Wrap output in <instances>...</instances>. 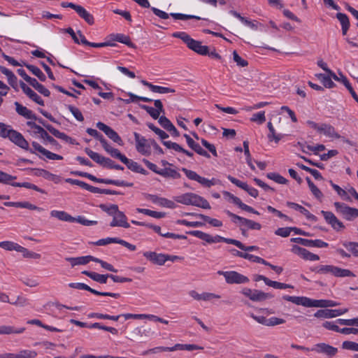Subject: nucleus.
Returning <instances> with one entry per match:
<instances>
[{"instance_id":"obj_1","label":"nucleus","mask_w":358,"mask_h":358,"mask_svg":"<svg viewBox=\"0 0 358 358\" xmlns=\"http://www.w3.org/2000/svg\"><path fill=\"white\" fill-rule=\"evenodd\" d=\"M175 201L184 205H191L204 209H210L208 201L203 197L192 192L185 193L175 197Z\"/></svg>"},{"instance_id":"obj_2","label":"nucleus","mask_w":358,"mask_h":358,"mask_svg":"<svg viewBox=\"0 0 358 358\" xmlns=\"http://www.w3.org/2000/svg\"><path fill=\"white\" fill-rule=\"evenodd\" d=\"M173 36L180 38L189 49L199 55H207L208 53V46L202 45L200 41L194 40L185 32H176L173 34Z\"/></svg>"},{"instance_id":"obj_3","label":"nucleus","mask_w":358,"mask_h":358,"mask_svg":"<svg viewBox=\"0 0 358 358\" xmlns=\"http://www.w3.org/2000/svg\"><path fill=\"white\" fill-rule=\"evenodd\" d=\"M313 271L319 274L330 273L336 277H355V274L351 271L333 265H321L317 266Z\"/></svg>"},{"instance_id":"obj_4","label":"nucleus","mask_w":358,"mask_h":358,"mask_svg":"<svg viewBox=\"0 0 358 358\" xmlns=\"http://www.w3.org/2000/svg\"><path fill=\"white\" fill-rule=\"evenodd\" d=\"M217 274L224 276L227 283L228 284H244L248 283L250 281L247 276H245L234 271H218Z\"/></svg>"},{"instance_id":"obj_5","label":"nucleus","mask_w":358,"mask_h":358,"mask_svg":"<svg viewBox=\"0 0 358 358\" xmlns=\"http://www.w3.org/2000/svg\"><path fill=\"white\" fill-rule=\"evenodd\" d=\"M66 181L67 182H70L73 185H77L80 186V187H82L85 189H87L92 193L106 194H120L115 190H111V189H100L99 187L92 186L83 181H80L78 180H73V179L69 178V179H66Z\"/></svg>"},{"instance_id":"obj_6","label":"nucleus","mask_w":358,"mask_h":358,"mask_svg":"<svg viewBox=\"0 0 358 358\" xmlns=\"http://www.w3.org/2000/svg\"><path fill=\"white\" fill-rule=\"evenodd\" d=\"M61 6L63 8H71L76 10L79 16L83 18L87 23L92 25L94 23V19L92 15H91L85 8L80 5H76L73 3L62 2Z\"/></svg>"},{"instance_id":"obj_7","label":"nucleus","mask_w":358,"mask_h":358,"mask_svg":"<svg viewBox=\"0 0 358 358\" xmlns=\"http://www.w3.org/2000/svg\"><path fill=\"white\" fill-rule=\"evenodd\" d=\"M334 206L338 213H341L346 220H351L358 217V209L348 206L340 202H335Z\"/></svg>"},{"instance_id":"obj_8","label":"nucleus","mask_w":358,"mask_h":358,"mask_svg":"<svg viewBox=\"0 0 358 358\" xmlns=\"http://www.w3.org/2000/svg\"><path fill=\"white\" fill-rule=\"evenodd\" d=\"M8 138L22 149L28 150L32 154H35V151L29 148L27 141L20 132L13 129Z\"/></svg>"},{"instance_id":"obj_9","label":"nucleus","mask_w":358,"mask_h":358,"mask_svg":"<svg viewBox=\"0 0 358 358\" xmlns=\"http://www.w3.org/2000/svg\"><path fill=\"white\" fill-rule=\"evenodd\" d=\"M136 149V150L143 155L148 156L150 155V145L148 143V140L141 136L138 133H134Z\"/></svg>"},{"instance_id":"obj_10","label":"nucleus","mask_w":358,"mask_h":358,"mask_svg":"<svg viewBox=\"0 0 358 358\" xmlns=\"http://www.w3.org/2000/svg\"><path fill=\"white\" fill-rule=\"evenodd\" d=\"M187 234L192 235L195 237H197L203 241H205L208 243H219V242H224L226 243L227 238L220 236L219 235H217L215 236H212L211 235L206 234L205 232H203L201 231H189L187 232Z\"/></svg>"},{"instance_id":"obj_11","label":"nucleus","mask_w":358,"mask_h":358,"mask_svg":"<svg viewBox=\"0 0 358 358\" xmlns=\"http://www.w3.org/2000/svg\"><path fill=\"white\" fill-rule=\"evenodd\" d=\"M69 286L71 288L78 289H84L87 290L94 294L99 295V296H112L115 299H117L120 296V294L119 293H112V292H99L96 289H94L89 287L87 285H85L84 283L80 282H71L69 284Z\"/></svg>"},{"instance_id":"obj_12","label":"nucleus","mask_w":358,"mask_h":358,"mask_svg":"<svg viewBox=\"0 0 358 358\" xmlns=\"http://www.w3.org/2000/svg\"><path fill=\"white\" fill-rule=\"evenodd\" d=\"M321 213L323 215L327 223L330 224L334 230L339 231L345 228L343 223L332 212L322 210Z\"/></svg>"},{"instance_id":"obj_13","label":"nucleus","mask_w":358,"mask_h":358,"mask_svg":"<svg viewBox=\"0 0 358 358\" xmlns=\"http://www.w3.org/2000/svg\"><path fill=\"white\" fill-rule=\"evenodd\" d=\"M96 127L103 131L105 134L115 143H117L120 145H123L122 140L118 134L108 125L99 122L96 123Z\"/></svg>"},{"instance_id":"obj_14","label":"nucleus","mask_w":358,"mask_h":358,"mask_svg":"<svg viewBox=\"0 0 358 358\" xmlns=\"http://www.w3.org/2000/svg\"><path fill=\"white\" fill-rule=\"evenodd\" d=\"M311 350L319 354H324L330 358L334 357L338 352V349L336 348L324 343H320L315 345Z\"/></svg>"},{"instance_id":"obj_15","label":"nucleus","mask_w":358,"mask_h":358,"mask_svg":"<svg viewBox=\"0 0 358 358\" xmlns=\"http://www.w3.org/2000/svg\"><path fill=\"white\" fill-rule=\"evenodd\" d=\"M348 309H320L318 310L314 316L317 318H333L341 315L348 312Z\"/></svg>"},{"instance_id":"obj_16","label":"nucleus","mask_w":358,"mask_h":358,"mask_svg":"<svg viewBox=\"0 0 358 358\" xmlns=\"http://www.w3.org/2000/svg\"><path fill=\"white\" fill-rule=\"evenodd\" d=\"M154 105L156 108L146 105H141V108L144 109L153 119H159L161 113H164L163 105L159 99L155 100Z\"/></svg>"},{"instance_id":"obj_17","label":"nucleus","mask_w":358,"mask_h":358,"mask_svg":"<svg viewBox=\"0 0 358 358\" xmlns=\"http://www.w3.org/2000/svg\"><path fill=\"white\" fill-rule=\"evenodd\" d=\"M292 242L297 243L307 247L326 248L328 243L320 239L309 240L302 238H292L290 239Z\"/></svg>"},{"instance_id":"obj_18","label":"nucleus","mask_w":358,"mask_h":358,"mask_svg":"<svg viewBox=\"0 0 358 358\" xmlns=\"http://www.w3.org/2000/svg\"><path fill=\"white\" fill-rule=\"evenodd\" d=\"M292 252L306 260L317 261L320 259V257L317 255H315L306 249L299 247L296 245H293Z\"/></svg>"},{"instance_id":"obj_19","label":"nucleus","mask_w":358,"mask_h":358,"mask_svg":"<svg viewBox=\"0 0 358 358\" xmlns=\"http://www.w3.org/2000/svg\"><path fill=\"white\" fill-rule=\"evenodd\" d=\"M145 198L147 200L150 201L153 203L157 204L162 207H166L169 208H174L176 207V204L173 201L166 198L159 197L157 195L146 194Z\"/></svg>"},{"instance_id":"obj_20","label":"nucleus","mask_w":358,"mask_h":358,"mask_svg":"<svg viewBox=\"0 0 358 358\" xmlns=\"http://www.w3.org/2000/svg\"><path fill=\"white\" fill-rule=\"evenodd\" d=\"M227 178L231 182L246 191L251 196L254 198L258 196V191L255 188L250 187L247 183L241 182L230 175L227 176Z\"/></svg>"},{"instance_id":"obj_21","label":"nucleus","mask_w":358,"mask_h":358,"mask_svg":"<svg viewBox=\"0 0 358 358\" xmlns=\"http://www.w3.org/2000/svg\"><path fill=\"white\" fill-rule=\"evenodd\" d=\"M189 295L196 301H210L213 299H219L220 295L211 292H203L198 293L195 290H191L189 292Z\"/></svg>"},{"instance_id":"obj_22","label":"nucleus","mask_w":358,"mask_h":358,"mask_svg":"<svg viewBox=\"0 0 358 358\" xmlns=\"http://www.w3.org/2000/svg\"><path fill=\"white\" fill-rule=\"evenodd\" d=\"M143 256L156 265L162 266L166 263V254L145 252Z\"/></svg>"},{"instance_id":"obj_23","label":"nucleus","mask_w":358,"mask_h":358,"mask_svg":"<svg viewBox=\"0 0 358 358\" xmlns=\"http://www.w3.org/2000/svg\"><path fill=\"white\" fill-rule=\"evenodd\" d=\"M110 227H121L124 228H129L130 227L127 222V218L124 213L118 210L114 215L112 222L110 224Z\"/></svg>"},{"instance_id":"obj_24","label":"nucleus","mask_w":358,"mask_h":358,"mask_svg":"<svg viewBox=\"0 0 358 358\" xmlns=\"http://www.w3.org/2000/svg\"><path fill=\"white\" fill-rule=\"evenodd\" d=\"M318 132L320 134H323L324 136L329 138H343V137H342L336 131V129L333 126L328 124H321L320 125Z\"/></svg>"},{"instance_id":"obj_25","label":"nucleus","mask_w":358,"mask_h":358,"mask_svg":"<svg viewBox=\"0 0 358 358\" xmlns=\"http://www.w3.org/2000/svg\"><path fill=\"white\" fill-rule=\"evenodd\" d=\"M184 137L186 139L187 143L188 146L192 148L194 152H196L199 155H201L203 157L209 158L210 155L208 153L207 151L203 150L199 144L196 143L188 134H185Z\"/></svg>"},{"instance_id":"obj_26","label":"nucleus","mask_w":358,"mask_h":358,"mask_svg":"<svg viewBox=\"0 0 358 358\" xmlns=\"http://www.w3.org/2000/svg\"><path fill=\"white\" fill-rule=\"evenodd\" d=\"M20 87L23 92L27 95L31 100L39 104L40 106H44L43 100L29 87H28L24 83L20 82Z\"/></svg>"},{"instance_id":"obj_27","label":"nucleus","mask_w":358,"mask_h":358,"mask_svg":"<svg viewBox=\"0 0 358 358\" xmlns=\"http://www.w3.org/2000/svg\"><path fill=\"white\" fill-rule=\"evenodd\" d=\"M31 144L35 150L38 151L39 152H41V154L45 155L49 159L62 160L63 159L62 156L48 151V150L45 149L43 147H42L39 143H38L36 141H33Z\"/></svg>"},{"instance_id":"obj_28","label":"nucleus","mask_w":358,"mask_h":358,"mask_svg":"<svg viewBox=\"0 0 358 358\" xmlns=\"http://www.w3.org/2000/svg\"><path fill=\"white\" fill-rule=\"evenodd\" d=\"M110 41H117L123 44L127 45L129 48H136V45L131 42V38L129 36L123 34H113L108 36Z\"/></svg>"},{"instance_id":"obj_29","label":"nucleus","mask_w":358,"mask_h":358,"mask_svg":"<svg viewBox=\"0 0 358 358\" xmlns=\"http://www.w3.org/2000/svg\"><path fill=\"white\" fill-rule=\"evenodd\" d=\"M141 83L148 87L152 92L159 93V94H167V93H174L176 90L174 89L162 87L159 85H155L150 83H148L146 80H141Z\"/></svg>"},{"instance_id":"obj_30","label":"nucleus","mask_w":358,"mask_h":358,"mask_svg":"<svg viewBox=\"0 0 358 358\" xmlns=\"http://www.w3.org/2000/svg\"><path fill=\"white\" fill-rule=\"evenodd\" d=\"M15 106V110L20 115L29 120H36V116L33 112L28 109L27 107L22 106L19 102L14 103Z\"/></svg>"},{"instance_id":"obj_31","label":"nucleus","mask_w":358,"mask_h":358,"mask_svg":"<svg viewBox=\"0 0 358 358\" xmlns=\"http://www.w3.org/2000/svg\"><path fill=\"white\" fill-rule=\"evenodd\" d=\"M287 206L289 208H294L296 210H299L301 213L306 216L308 220L314 222L317 221V217L314 215L311 214L307 209L300 206L299 204L288 201L287 202Z\"/></svg>"},{"instance_id":"obj_32","label":"nucleus","mask_w":358,"mask_h":358,"mask_svg":"<svg viewBox=\"0 0 358 358\" xmlns=\"http://www.w3.org/2000/svg\"><path fill=\"white\" fill-rule=\"evenodd\" d=\"M37 352L34 350H22L18 353H6V358H35Z\"/></svg>"},{"instance_id":"obj_33","label":"nucleus","mask_w":358,"mask_h":358,"mask_svg":"<svg viewBox=\"0 0 358 358\" xmlns=\"http://www.w3.org/2000/svg\"><path fill=\"white\" fill-rule=\"evenodd\" d=\"M85 152L93 161L100 164L101 166L105 167V165L108 160L107 157H105L99 155V153L92 151L89 148H86L85 149Z\"/></svg>"},{"instance_id":"obj_34","label":"nucleus","mask_w":358,"mask_h":358,"mask_svg":"<svg viewBox=\"0 0 358 358\" xmlns=\"http://www.w3.org/2000/svg\"><path fill=\"white\" fill-rule=\"evenodd\" d=\"M0 71L7 77L9 85L14 89H16L17 78L15 75L11 71L2 66H0Z\"/></svg>"},{"instance_id":"obj_35","label":"nucleus","mask_w":358,"mask_h":358,"mask_svg":"<svg viewBox=\"0 0 358 358\" xmlns=\"http://www.w3.org/2000/svg\"><path fill=\"white\" fill-rule=\"evenodd\" d=\"M50 216L52 217H55L59 220L74 222L73 217L63 210H53L50 212Z\"/></svg>"},{"instance_id":"obj_36","label":"nucleus","mask_w":358,"mask_h":358,"mask_svg":"<svg viewBox=\"0 0 358 358\" xmlns=\"http://www.w3.org/2000/svg\"><path fill=\"white\" fill-rule=\"evenodd\" d=\"M27 83H29L30 85H31L36 90H37L40 94H43V96H49L50 95V91L43 85L39 83L36 80V79L31 78Z\"/></svg>"},{"instance_id":"obj_37","label":"nucleus","mask_w":358,"mask_h":358,"mask_svg":"<svg viewBox=\"0 0 358 358\" xmlns=\"http://www.w3.org/2000/svg\"><path fill=\"white\" fill-rule=\"evenodd\" d=\"M336 18L339 20L341 24L343 35H346L350 27V20L348 17L344 13H338L336 14Z\"/></svg>"},{"instance_id":"obj_38","label":"nucleus","mask_w":358,"mask_h":358,"mask_svg":"<svg viewBox=\"0 0 358 358\" xmlns=\"http://www.w3.org/2000/svg\"><path fill=\"white\" fill-rule=\"evenodd\" d=\"M159 175L164 178L171 179H179L181 177V175L179 172H178L176 169L171 168H164L160 169Z\"/></svg>"},{"instance_id":"obj_39","label":"nucleus","mask_w":358,"mask_h":358,"mask_svg":"<svg viewBox=\"0 0 358 358\" xmlns=\"http://www.w3.org/2000/svg\"><path fill=\"white\" fill-rule=\"evenodd\" d=\"M283 299L290 301L296 305H301L305 307H307V302L308 301V298L306 296H292L285 295L283 296Z\"/></svg>"},{"instance_id":"obj_40","label":"nucleus","mask_w":358,"mask_h":358,"mask_svg":"<svg viewBox=\"0 0 358 358\" xmlns=\"http://www.w3.org/2000/svg\"><path fill=\"white\" fill-rule=\"evenodd\" d=\"M226 243L234 245L236 247H238L239 249H241L242 250H244V251H248V252H250V251H253V250H257L259 248L257 246H255V245L245 246L239 241H237V240H235V239H231V238H227Z\"/></svg>"},{"instance_id":"obj_41","label":"nucleus","mask_w":358,"mask_h":358,"mask_svg":"<svg viewBox=\"0 0 358 358\" xmlns=\"http://www.w3.org/2000/svg\"><path fill=\"white\" fill-rule=\"evenodd\" d=\"M36 175L41 176L48 180L54 181L55 183H58L59 182H60L59 176L52 174L44 169H38L37 172L36 173Z\"/></svg>"},{"instance_id":"obj_42","label":"nucleus","mask_w":358,"mask_h":358,"mask_svg":"<svg viewBox=\"0 0 358 358\" xmlns=\"http://www.w3.org/2000/svg\"><path fill=\"white\" fill-rule=\"evenodd\" d=\"M315 76L321 81L322 85L327 88H333L335 86L334 83L332 81L331 78L329 74L325 75L323 73L315 74Z\"/></svg>"},{"instance_id":"obj_43","label":"nucleus","mask_w":358,"mask_h":358,"mask_svg":"<svg viewBox=\"0 0 358 358\" xmlns=\"http://www.w3.org/2000/svg\"><path fill=\"white\" fill-rule=\"evenodd\" d=\"M25 328L21 327L19 329H15L12 326L3 325L0 326V334H22L24 331Z\"/></svg>"},{"instance_id":"obj_44","label":"nucleus","mask_w":358,"mask_h":358,"mask_svg":"<svg viewBox=\"0 0 358 358\" xmlns=\"http://www.w3.org/2000/svg\"><path fill=\"white\" fill-rule=\"evenodd\" d=\"M25 66L34 76H36L41 81L44 82L46 80L45 75L41 71L39 68L36 66L27 64L24 63Z\"/></svg>"},{"instance_id":"obj_45","label":"nucleus","mask_w":358,"mask_h":358,"mask_svg":"<svg viewBox=\"0 0 358 358\" xmlns=\"http://www.w3.org/2000/svg\"><path fill=\"white\" fill-rule=\"evenodd\" d=\"M173 351L176 350H202L203 348L194 344H180L177 343L174 346L172 347Z\"/></svg>"},{"instance_id":"obj_46","label":"nucleus","mask_w":358,"mask_h":358,"mask_svg":"<svg viewBox=\"0 0 358 358\" xmlns=\"http://www.w3.org/2000/svg\"><path fill=\"white\" fill-rule=\"evenodd\" d=\"M272 297L273 296L271 294L265 293L262 291L255 289L253 295L252 296V301H262L268 299H271Z\"/></svg>"},{"instance_id":"obj_47","label":"nucleus","mask_w":358,"mask_h":358,"mask_svg":"<svg viewBox=\"0 0 358 358\" xmlns=\"http://www.w3.org/2000/svg\"><path fill=\"white\" fill-rule=\"evenodd\" d=\"M317 65L325 71L334 80L341 81V74L339 73V76H338L334 72H333L330 69L328 68L327 63H325L323 60L317 61Z\"/></svg>"},{"instance_id":"obj_48","label":"nucleus","mask_w":358,"mask_h":358,"mask_svg":"<svg viewBox=\"0 0 358 358\" xmlns=\"http://www.w3.org/2000/svg\"><path fill=\"white\" fill-rule=\"evenodd\" d=\"M87 256L78 257H66V261L71 263V266L77 265H85L88 263Z\"/></svg>"},{"instance_id":"obj_49","label":"nucleus","mask_w":358,"mask_h":358,"mask_svg":"<svg viewBox=\"0 0 358 358\" xmlns=\"http://www.w3.org/2000/svg\"><path fill=\"white\" fill-rule=\"evenodd\" d=\"M12 186L13 187H25V188H27V189H34L36 192H38L40 193H42V194H45V191L43 189H41L39 188L38 186L32 184V183H30V182H14L12 184Z\"/></svg>"},{"instance_id":"obj_50","label":"nucleus","mask_w":358,"mask_h":358,"mask_svg":"<svg viewBox=\"0 0 358 358\" xmlns=\"http://www.w3.org/2000/svg\"><path fill=\"white\" fill-rule=\"evenodd\" d=\"M333 189L337 192V194L344 200L347 201H351L352 199L347 193V190L342 189L338 185L334 184L331 180L329 181Z\"/></svg>"},{"instance_id":"obj_51","label":"nucleus","mask_w":358,"mask_h":358,"mask_svg":"<svg viewBox=\"0 0 358 358\" xmlns=\"http://www.w3.org/2000/svg\"><path fill=\"white\" fill-rule=\"evenodd\" d=\"M17 252H21L24 258H30L34 259H38L41 258L40 254L29 251L21 245L19 246Z\"/></svg>"},{"instance_id":"obj_52","label":"nucleus","mask_w":358,"mask_h":358,"mask_svg":"<svg viewBox=\"0 0 358 358\" xmlns=\"http://www.w3.org/2000/svg\"><path fill=\"white\" fill-rule=\"evenodd\" d=\"M341 82L345 86V87H348V90L349 92L351 94V95L353 97V99L358 103V95L356 94V92L353 90V88L351 86V85H350V82L348 81V78L343 74H341Z\"/></svg>"},{"instance_id":"obj_53","label":"nucleus","mask_w":358,"mask_h":358,"mask_svg":"<svg viewBox=\"0 0 358 358\" xmlns=\"http://www.w3.org/2000/svg\"><path fill=\"white\" fill-rule=\"evenodd\" d=\"M136 210L138 213L145 214L146 215L151 216L155 218H162L165 216L164 213L157 212V211H154V210H151L145 209V208H137Z\"/></svg>"},{"instance_id":"obj_54","label":"nucleus","mask_w":358,"mask_h":358,"mask_svg":"<svg viewBox=\"0 0 358 358\" xmlns=\"http://www.w3.org/2000/svg\"><path fill=\"white\" fill-rule=\"evenodd\" d=\"M16 178V176L10 175L6 172L0 171V183L12 185V184L13 183L12 182V181L15 180Z\"/></svg>"},{"instance_id":"obj_55","label":"nucleus","mask_w":358,"mask_h":358,"mask_svg":"<svg viewBox=\"0 0 358 358\" xmlns=\"http://www.w3.org/2000/svg\"><path fill=\"white\" fill-rule=\"evenodd\" d=\"M99 207L103 211L113 217L119 210L118 206L116 204H112L109 206L105 204H101Z\"/></svg>"},{"instance_id":"obj_56","label":"nucleus","mask_w":358,"mask_h":358,"mask_svg":"<svg viewBox=\"0 0 358 358\" xmlns=\"http://www.w3.org/2000/svg\"><path fill=\"white\" fill-rule=\"evenodd\" d=\"M128 96H129V99L124 100L125 103H129L131 102H136L137 101H142L144 102L152 101V100L150 98L137 96L131 92H129Z\"/></svg>"},{"instance_id":"obj_57","label":"nucleus","mask_w":358,"mask_h":358,"mask_svg":"<svg viewBox=\"0 0 358 358\" xmlns=\"http://www.w3.org/2000/svg\"><path fill=\"white\" fill-rule=\"evenodd\" d=\"M196 216L201 217L204 221L207 222L208 223L210 224L213 227H220L222 226V222L217 219L211 218L207 215H204L203 214H196Z\"/></svg>"},{"instance_id":"obj_58","label":"nucleus","mask_w":358,"mask_h":358,"mask_svg":"<svg viewBox=\"0 0 358 358\" xmlns=\"http://www.w3.org/2000/svg\"><path fill=\"white\" fill-rule=\"evenodd\" d=\"M19 246V244L11 241L0 242V248L8 251L15 250L17 252Z\"/></svg>"},{"instance_id":"obj_59","label":"nucleus","mask_w":358,"mask_h":358,"mask_svg":"<svg viewBox=\"0 0 358 358\" xmlns=\"http://www.w3.org/2000/svg\"><path fill=\"white\" fill-rule=\"evenodd\" d=\"M266 176L278 184H287L288 182L286 178L276 173H268Z\"/></svg>"},{"instance_id":"obj_60","label":"nucleus","mask_w":358,"mask_h":358,"mask_svg":"<svg viewBox=\"0 0 358 358\" xmlns=\"http://www.w3.org/2000/svg\"><path fill=\"white\" fill-rule=\"evenodd\" d=\"M145 335V336H148V334L145 333V330L144 331H142L141 328L139 327H135L133 329H131L129 333V338L130 340H135L139 336H143V335Z\"/></svg>"},{"instance_id":"obj_61","label":"nucleus","mask_w":358,"mask_h":358,"mask_svg":"<svg viewBox=\"0 0 358 358\" xmlns=\"http://www.w3.org/2000/svg\"><path fill=\"white\" fill-rule=\"evenodd\" d=\"M244 153L246 156V160L248 166L252 170H255V167L252 162V158L249 150V143L247 141H243Z\"/></svg>"},{"instance_id":"obj_62","label":"nucleus","mask_w":358,"mask_h":358,"mask_svg":"<svg viewBox=\"0 0 358 358\" xmlns=\"http://www.w3.org/2000/svg\"><path fill=\"white\" fill-rule=\"evenodd\" d=\"M147 126L157 135H158L162 140L166 139L169 137V135L164 131L157 127L152 123H148Z\"/></svg>"},{"instance_id":"obj_63","label":"nucleus","mask_w":358,"mask_h":358,"mask_svg":"<svg viewBox=\"0 0 358 358\" xmlns=\"http://www.w3.org/2000/svg\"><path fill=\"white\" fill-rule=\"evenodd\" d=\"M343 245L348 250L351 252L354 256L358 257V243L345 242L343 243Z\"/></svg>"},{"instance_id":"obj_64","label":"nucleus","mask_w":358,"mask_h":358,"mask_svg":"<svg viewBox=\"0 0 358 358\" xmlns=\"http://www.w3.org/2000/svg\"><path fill=\"white\" fill-rule=\"evenodd\" d=\"M122 163H124L127 166V168L129 169H130L131 171L136 172V173H137V171H138V169L141 166L137 162L128 159L127 157L124 159Z\"/></svg>"}]
</instances>
